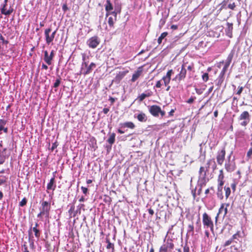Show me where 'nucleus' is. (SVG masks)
<instances>
[{
  "label": "nucleus",
  "instance_id": "nucleus-52",
  "mask_svg": "<svg viewBox=\"0 0 252 252\" xmlns=\"http://www.w3.org/2000/svg\"><path fill=\"white\" fill-rule=\"evenodd\" d=\"M62 9L63 11V12H66L67 10H68V8L67 7V5L66 3H64L62 6Z\"/></svg>",
  "mask_w": 252,
  "mask_h": 252
},
{
  "label": "nucleus",
  "instance_id": "nucleus-8",
  "mask_svg": "<svg viewBox=\"0 0 252 252\" xmlns=\"http://www.w3.org/2000/svg\"><path fill=\"white\" fill-rule=\"evenodd\" d=\"M236 167V163L234 159H231V156L227 157L224 163V168L228 172L234 171Z\"/></svg>",
  "mask_w": 252,
  "mask_h": 252
},
{
  "label": "nucleus",
  "instance_id": "nucleus-49",
  "mask_svg": "<svg viewBox=\"0 0 252 252\" xmlns=\"http://www.w3.org/2000/svg\"><path fill=\"white\" fill-rule=\"evenodd\" d=\"M61 83V80L60 79H58L56 80L54 84V87L55 88H57L59 86L60 84Z\"/></svg>",
  "mask_w": 252,
  "mask_h": 252
},
{
  "label": "nucleus",
  "instance_id": "nucleus-40",
  "mask_svg": "<svg viewBox=\"0 0 252 252\" xmlns=\"http://www.w3.org/2000/svg\"><path fill=\"white\" fill-rule=\"evenodd\" d=\"M173 73V71L172 69L169 70L166 73V74L165 76H164V77L169 78L171 79V76L172 74Z\"/></svg>",
  "mask_w": 252,
  "mask_h": 252
},
{
  "label": "nucleus",
  "instance_id": "nucleus-28",
  "mask_svg": "<svg viewBox=\"0 0 252 252\" xmlns=\"http://www.w3.org/2000/svg\"><path fill=\"white\" fill-rule=\"evenodd\" d=\"M137 119L139 121L141 122H145L147 120V118L146 114L143 112H141L140 114H138L137 116Z\"/></svg>",
  "mask_w": 252,
  "mask_h": 252
},
{
  "label": "nucleus",
  "instance_id": "nucleus-62",
  "mask_svg": "<svg viewBox=\"0 0 252 252\" xmlns=\"http://www.w3.org/2000/svg\"><path fill=\"white\" fill-rule=\"evenodd\" d=\"M109 111V109L108 108H103V112L105 114H106L108 113V112Z\"/></svg>",
  "mask_w": 252,
  "mask_h": 252
},
{
  "label": "nucleus",
  "instance_id": "nucleus-25",
  "mask_svg": "<svg viewBox=\"0 0 252 252\" xmlns=\"http://www.w3.org/2000/svg\"><path fill=\"white\" fill-rule=\"evenodd\" d=\"M122 127H127L130 129H134L135 127V125L132 122H126L121 124Z\"/></svg>",
  "mask_w": 252,
  "mask_h": 252
},
{
  "label": "nucleus",
  "instance_id": "nucleus-19",
  "mask_svg": "<svg viewBox=\"0 0 252 252\" xmlns=\"http://www.w3.org/2000/svg\"><path fill=\"white\" fill-rule=\"evenodd\" d=\"M6 6L7 5L3 4L0 9V12L2 14L5 15H9L13 12V9L12 7L10 6L9 9H7Z\"/></svg>",
  "mask_w": 252,
  "mask_h": 252
},
{
  "label": "nucleus",
  "instance_id": "nucleus-44",
  "mask_svg": "<svg viewBox=\"0 0 252 252\" xmlns=\"http://www.w3.org/2000/svg\"><path fill=\"white\" fill-rule=\"evenodd\" d=\"M188 231L189 233L191 232L192 234L194 233V226L193 224L189 225Z\"/></svg>",
  "mask_w": 252,
  "mask_h": 252
},
{
  "label": "nucleus",
  "instance_id": "nucleus-18",
  "mask_svg": "<svg viewBox=\"0 0 252 252\" xmlns=\"http://www.w3.org/2000/svg\"><path fill=\"white\" fill-rule=\"evenodd\" d=\"M159 111H160V107L157 105H152L149 108L150 113L154 117L159 116Z\"/></svg>",
  "mask_w": 252,
  "mask_h": 252
},
{
  "label": "nucleus",
  "instance_id": "nucleus-3",
  "mask_svg": "<svg viewBox=\"0 0 252 252\" xmlns=\"http://www.w3.org/2000/svg\"><path fill=\"white\" fill-rule=\"evenodd\" d=\"M85 57L83 56L82 59L83 62L82 63L80 69V74H82L84 75L91 73L93 70L96 66V64L94 63H91L90 64L88 65V63L85 62Z\"/></svg>",
  "mask_w": 252,
  "mask_h": 252
},
{
  "label": "nucleus",
  "instance_id": "nucleus-60",
  "mask_svg": "<svg viewBox=\"0 0 252 252\" xmlns=\"http://www.w3.org/2000/svg\"><path fill=\"white\" fill-rule=\"evenodd\" d=\"M194 68V66L193 64H191V65H189L188 67H187V69L188 70H192Z\"/></svg>",
  "mask_w": 252,
  "mask_h": 252
},
{
  "label": "nucleus",
  "instance_id": "nucleus-7",
  "mask_svg": "<svg viewBox=\"0 0 252 252\" xmlns=\"http://www.w3.org/2000/svg\"><path fill=\"white\" fill-rule=\"evenodd\" d=\"M178 71H179V73L176 75L173 80L180 82L181 81L184 80L186 77L187 69H186L185 63L182 64L181 67L178 68Z\"/></svg>",
  "mask_w": 252,
  "mask_h": 252
},
{
  "label": "nucleus",
  "instance_id": "nucleus-5",
  "mask_svg": "<svg viewBox=\"0 0 252 252\" xmlns=\"http://www.w3.org/2000/svg\"><path fill=\"white\" fill-rule=\"evenodd\" d=\"M174 248V244L173 240L168 238L167 239H165L164 243L160 246L159 252H168L173 250Z\"/></svg>",
  "mask_w": 252,
  "mask_h": 252
},
{
  "label": "nucleus",
  "instance_id": "nucleus-15",
  "mask_svg": "<svg viewBox=\"0 0 252 252\" xmlns=\"http://www.w3.org/2000/svg\"><path fill=\"white\" fill-rule=\"evenodd\" d=\"M38 224L37 222H36L35 224V226L33 227L32 228L31 227L30 229L28 231L29 235L30 237H31L32 235V231H33L34 233V235L36 238L38 239L40 236V230L37 228V227L38 226Z\"/></svg>",
  "mask_w": 252,
  "mask_h": 252
},
{
  "label": "nucleus",
  "instance_id": "nucleus-58",
  "mask_svg": "<svg viewBox=\"0 0 252 252\" xmlns=\"http://www.w3.org/2000/svg\"><path fill=\"white\" fill-rule=\"evenodd\" d=\"M49 56H50V58H51V60L52 61L53 59V58L54 57V50L51 51Z\"/></svg>",
  "mask_w": 252,
  "mask_h": 252
},
{
  "label": "nucleus",
  "instance_id": "nucleus-17",
  "mask_svg": "<svg viewBox=\"0 0 252 252\" xmlns=\"http://www.w3.org/2000/svg\"><path fill=\"white\" fill-rule=\"evenodd\" d=\"M128 72V70L119 72L116 75L113 81L116 83H119Z\"/></svg>",
  "mask_w": 252,
  "mask_h": 252
},
{
  "label": "nucleus",
  "instance_id": "nucleus-51",
  "mask_svg": "<svg viewBox=\"0 0 252 252\" xmlns=\"http://www.w3.org/2000/svg\"><path fill=\"white\" fill-rule=\"evenodd\" d=\"M196 98L195 97H190L187 101V102L191 104L193 102L194 99Z\"/></svg>",
  "mask_w": 252,
  "mask_h": 252
},
{
  "label": "nucleus",
  "instance_id": "nucleus-54",
  "mask_svg": "<svg viewBox=\"0 0 252 252\" xmlns=\"http://www.w3.org/2000/svg\"><path fill=\"white\" fill-rule=\"evenodd\" d=\"M81 189L83 193L86 194L88 193V189L87 188L84 187H81Z\"/></svg>",
  "mask_w": 252,
  "mask_h": 252
},
{
  "label": "nucleus",
  "instance_id": "nucleus-14",
  "mask_svg": "<svg viewBox=\"0 0 252 252\" xmlns=\"http://www.w3.org/2000/svg\"><path fill=\"white\" fill-rule=\"evenodd\" d=\"M224 175L222 169L220 170L217 177V187H223L224 184Z\"/></svg>",
  "mask_w": 252,
  "mask_h": 252
},
{
  "label": "nucleus",
  "instance_id": "nucleus-29",
  "mask_svg": "<svg viewBox=\"0 0 252 252\" xmlns=\"http://www.w3.org/2000/svg\"><path fill=\"white\" fill-rule=\"evenodd\" d=\"M115 136H116V134L115 133L113 132L111 133H109V137L108 139H107V141L111 145H112V144H113L115 143Z\"/></svg>",
  "mask_w": 252,
  "mask_h": 252
},
{
  "label": "nucleus",
  "instance_id": "nucleus-45",
  "mask_svg": "<svg viewBox=\"0 0 252 252\" xmlns=\"http://www.w3.org/2000/svg\"><path fill=\"white\" fill-rule=\"evenodd\" d=\"M233 239L232 238H230V239L226 241L223 245L224 247H226L229 245H230L233 242Z\"/></svg>",
  "mask_w": 252,
  "mask_h": 252
},
{
  "label": "nucleus",
  "instance_id": "nucleus-26",
  "mask_svg": "<svg viewBox=\"0 0 252 252\" xmlns=\"http://www.w3.org/2000/svg\"><path fill=\"white\" fill-rule=\"evenodd\" d=\"M44 61L48 65L52 64V60L48 55V51L46 50L44 51Z\"/></svg>",
  "mask_w": 252,
  "mask_h": 252
},
{
  "label": "nucleus",
  "instance_id": "nucleus-4",
  "mask_svg": "<svg viewBox=\"0 0 252 252\" xmlns=\"http://www.w3.org/2000/svg\"><path fill=\"white\" fill-rule=\"evenodd\" d=\"M202 222L204 227L206 228H210L211 231L214 233V223L211 219V218L206 212L203 214L202 215Z\"/></svg>",
  "mask_w": 252,
  "mask_h": 252
},
{
  "label": "nucleus",
  "instance_id": "nucleus-34",
  "mask_svg": "<svg viewBox=\"0 0 252 252\" xmlns=\"http://www.w3.org/2000/svg\"><path fill=\"white\" fill-rule=\"evenodd\" d=\"M106 242L107 244V245L106 246V249H112V250L114 251V245L110 242L109 239H106Z\"/></svg>",
  "mask_w": 252,
  "mask_h": 252
},
{
  "label": "nucleus",
  "instance_id": "nucleus-41",
  "mask_svg": "<svg viewBox=\"0 0 252 252\" xmlns=\"http://www.w3.org/2000/svg\"><path fill=\"white\" fill-rule=\"evenodd\" d=\"M202 80L204 82H207L209 80V74L208 73H204L202 76Z\"/></svg>",
  "mask_w": 252,
  "mask_h": 252
},
{
  "label": "nucleus",
  "instance_id": "nucleus-12",
  "mask_svg": "<svg viewBox=\"0 0 252 252\" xmlns=\"http://www.w3.org/2000/svg\"><path fill=\"white\" fill-rule=\"evenodd\" d=\"M233 53H230L227 56V59L224 63V65L221 70L220 75L221 76H224L228 69L229 66L230 64V63L232 62V59L233 58Z\"/></svg>",
  "mask_w": 252,
  "mask_h": 252
},
{
  "label": "nucleus",
  "instance_id": "nucleus-57",
  "mask_svg": "<svg viewBox=\"0 0 252 252\" xmlns=\"http://www.w3.org/2000/svg\"><path fill=\"white\" fill-rule=\"evenodd\" d=\"M161 86V84L160 81H158L157 82L155 87L158 88H160Z\"/></svg>",
  "mask_w": 252,
  "mask_h": 252
},
{
  "label": "nucleus",
  "instance_id": "nucleus-9",
  "mask_svg": "<svg viewBox=\"0 0 252 252\" xmlns=\"http://www.w3.org/2000/svg\"><path fill=\"white\" fill-rule=\"evenodd\" d=\"M57 30L53 31L51 34V28L46 29L44 31V35L45 37V41L47 44L49 45L53 42L56 34Z\"/></svg>",
  "mask_w": 252,
  "mask_h": 252
},
{
  "label": "nucleus",
  "instance_id": "nucleus-20",
  "mask_svg": "<svg viewBox=\"0 0 252 252\" xmlns=\"http://www.w3.org/2000/svg\"><path fill=\"white\" fill-rule=\"evenodd\" d=\"M105 9L106 11V16L108 17L111 14L110 11L113 9V6L110 0H106V3L105 5Z\"/></svg>",
  "mask_w": 252,
  "mask_h": 252
},
{
  "label": "nucleus",
  "instance_id": "nucleus-50",
  "mask_svg": "<svg viewBox=\"0 0 252 252\" xmlns=\"http://www.w3.org/2000/svg\"><path fill=\"white\" fill-rule=\"evenodd\" d=\"M22 247H23V252H30L29 250H28V246L26 244H24L23 246H22Z\"/></svg>",
  "mask_w": 252,
  "mask_h": 252
},
{
  "label": "nucleus",
  "instance_id": "nucleus-16",
  "mask_svg": "<svg viewBox=\"0 0 252 252\" xmlns=\"http://www.w3.org/2000/svg\"><path fill=\"white\" fill-rule=\"evenodd\" d=\"M143 66L139 67L137 70L133 74L130 81L134 82L141 75L143 72Z\"/></svg>",
  "mask_w": 252,
  "mask_h": 252
},
{
  "label": "nucleus",
  "instance_id": "nucleus-46",
  "mask_svg": "<svg viewBox=\"0 0 252 252\" xmlns=\"http://www.w3.org/2000/svg\"><path fill=\"white\" fill-rule=\"evenodd\" d=\"M240 232L239 231H238L235 234H233L231 237L232 239H237L238 237H240Z\"/></svg>",
  "mask_w": 252,
  "mask_h": 252
},
{
  "label": "nucleus",
  "instance_id": "nucleus-11",
  "mask_svg": "<svg viewBox=\"0 0 252 252\" xmlns=\"http://www.w3.org/2000/svg\"><path fill=\"white\" fill-rule=\"evenodd\" d=\"M229 206V203H222L220 205V208L219 209L218 213L215 218V221L216 222H217L218 219L219 217V215L222 214V217L224 218L226 217L228 211H227V207Z\"/></svg>",
  "mask_w": 252,
  "mask_h": 252
},
{
  "label": "nucleus",
  "instance_id": "nucleus-36",
  "mask_svg": "<svg viewBox=\"0 0 252 252\" xmlns=\"http://www.w3.org/2000/svg\"><path fill=\"white\" fill-rule=\"evenodd\" d=\"M6 120L0 119V131L2 130V129H3V127L6 125Z\"/></svg>",
  "mask_w": 252,
  "mask_h": 252
},
{
  "label": "nucleus",
  "instance_id": "nucleus-63",
  "mask_svg": "<svg viewBox=\"0 0 252 252\" xmlns=\"http://www.w3.org/2000/svg\"><path fill=\"white\" fill-rule=\"evenodd\" d=\"M159 111L160 112H159V114H160L161 117H163L165 114V111L161 110L160 108Z\"/></svg>",
  "mask_w": 252,
  "mask_h": 252
},
{
  "label": "nucleus",
  "instance_id": "nucleus-33",
  "mask_svg": "<svg viewBox=\"0 0 252 252\" xmlns=\"http://www.w3.org/2000/svg\"><path fill=\"white\" fill-rule=\"evenodd\" d=\"M224 189L225 191V196L226 199H227L230 195L231 193V189L230 187H226V186L224 187Z\"/></svg>",
  "mask_w": 252,
  "mask_h": 252
},
{
  "label": "nucleus",
  "instance_id": "nucleus-55",
  "mask_svg": "<svg viewBox=\"0 0 252 252\" xmlns=\"http://www.w3.org/2000/svg\"><path fill=\"white\" fill-rule=\"evenodd\" d=\"M58 146V144H57V142H54L53 143L52 146L51 148V150L52 151H53V150L56 149Z\"/></svg>",
  "mask_w": 252,
  "mask_h": 252
},
{
  "label": "nucleus",
  "instance_id": "nucleus-1",
  "mask_svg": "<svg viewBox=\"0 0 252 252\" xmlns=\"http://www.w3.org/2000/svg\"><path fill=\"white\" fill-rule=\"evenodd\" d=\"M212 166V168L214 170L217 167V164L214 158L210 159L207 160L205 166H201L199 170V174L200 177L205 180L207 176V173L209 172L210 166Z\"/></svg>",
  "mask_w": 252,
  "mask_h": 252
},
{
  "label": "nucleus",
  "instance_id": "nucleus-35",
  "mask_svg": "<svg viewBox=\"0 0 252 252\" xmlns=\"http://www.w3.org/2000/svg\"><path fill=\"white\" fill-rule=\"evenodd\" d=\"M251 147L249 149L247 153L246 157L248 159L252 158V142L251 143Z\"/></svg>",
  "mask_w": 252,
  "mask_h": 252
},
{
  "label": "nucleus",
  "instance_id": "nucleus-22",
  "mask_svg": "<svg viewBox=\"0 0 252 252\" xmlns=\"http://www.w3.org/2000/svg\"><path fill=\"white\" fill-rule=\"evenodd\" d=\"M153 95V92L151 91L148 90L145 91V93L141 94L138 96V99L140 101H142L146 97H148Z\"/></svg>",
  "mask_w": 252,
  "mask_h": 252
},
{
  "label": "nucleus",
  "instance_id": "nucleus-61",
  "mask_svg": "<svg viewBox=\"0 0 252 252\" xmlns=\"http://www.w3.org/2000/svg\"><path fill=\"white\" fill-rule=\"evenodd\" d=\"M148 212L151 216H153L154 214V211L152 208H149L148 209Z\"/></svg>",
  "mask_w": 252,
  "mask_h": 252
},
{
  "label": "nucleus",
  "instance_id": "nucleus-6",
  "mask_svg": "<svg viewBox=\"0 0 252 252\" xmlns=\"http://www.w3.org/2000/svg\"><path fill=\"white\" fill-rule=\"evenodd\" d=\"M240 125L242 126H247L251 120V115L247 111H243L238 117Z\"/></svg>",
  "mask_w": 252,
  "mask_h": 252
},
{
  "label": "nucleus",
  "instance_id": "nucleus-30",
  "mask_svg": "<svg viewBox=\"0 0 252 252\" xmlns=\"http://www.w3.org/2000/svg\"><path fill=\"white\" fill-rule=\"evenodd\" d=\"M227 34L228 36L231 37L232 36V32L233 30V24L232 23H227Z\"/></svg>",
  "mask_w": 252,
  "mask_h": 252
},
{
  "label": "nucleus",
  "instance_id": "nucleus-13",
  "mask_svg": "<svg viewBox=\"0 0 252 252\" xmlns=\"http://www.w3.org/2000/svg\"><path fill=\"white\" fill-rule=\"evenodd\" d=\"M100 42V39L97 36H94L88 40L87 44L90 48L94 49L99 44Z\"/></svg>",
  "mask_w": 252,
  "mask_h": 252
},
{
  "label": "nucleus",
  "instance_id": "nucleus-38",
  "mask_svg": "<svg viewBox=\"0 0 252 252\" xmlns=\"http://www.w3.org/2000/svg\"><path fill=\"white\" fill-rule=\"evenodd\" d=\"M196 224L198 225L197 228H196V231L197 232H200L201 230V225L200 223V219L199 218L196 222Z\"/></svg>",
  "mask_w": 252,
  "mask_h": 252
},
{
  "label": "nucleus",
  "instance_id": "nucleus-53",
  "mask_svg": "<svg viewBox=\"0 0 252 252\" xmlns=\"http://www.w3.org/2000/svg\"><path fill=\"white\" fill-rule=\"evenodd\" d=\"M0 39L2 41L3 43L6 44L8 43V41L5 40L3 36L1 34H0Z\"/></svg>",
  "mask_w": 252,
  "mask_h": 252
},
{
  "label": "nucleus",
  "instance_id": "nucleus-27",
  "mask_svg": "<svg viewBox=\"0 0 252 252\" xmlns=\"http://www.w3.org/2000/svg\"><path fill=\"white\" fill-rule=\"evenodd\" d=\"M222 189L223 187H217L216 194L217 197L220 200H222L223 198Z\"/></svg>",
  "mask_w": 252,
  "mask_h": 252
},
{
  "label": "nucleus",
  "instance_id": "nucleus-23",
  "mask_svg": "<svg viewBox=\"0 0 252 252\" xmlns=\"http://www.w3.org/2000/svg\"><path fill=\"white\" fill-rule=\"evenodd\" d=\"M111 14L114 15L115 17L113 18L112 17H109L108 18V23L110 28H114L115 22L117 20V13L115 11H113L111 12Z\"/></svg>",
  "mask_w": 252,
  "mask_h": 252
},
{
  "label": "nucleus",
  "instance_id": "nucleus-37",
  "mask_svg": "<svg viewBox=\"0 0 252 252\" xmlns=\"http://www.w3.org/2000/svg\"><path fill=\"white\" fill-rule=\"evenodd\" d=\"M162 80L163 81L164 85L165 86H167L169 85L171 80L170 79L166 78L164 76L162 78Z\"/></svg>",
  "mask_w": 252,
  "mask_h": 252
},
{
  "label": "nucleus",
  "instance_id": "nucleus-24",
  "mask_svg": "<svg viewBox=\"0 0 252 252\" xmlns=\"http://www.w3.org/2000/svg\"><path fill=\"white\" fill-rule=\"evenodd\" d=\"M75 201H74L73 204L71 205L70 208L68 210V214L69 215L70 217H75L76 214H77L78 210L75 211Z\"/></svg>",
  "mask_w": 252,
  "mask_h": 252
},
{
  "label": "nucleus",
  "instance_id": "nucleus-48",
  "mask_svg": "<svg viewBox=\"0 0 252 252\" xmlns=\"http://www.w3.org/2000/svg\"><path fill=\"white\" fill-rule=\"evenodd\" d=\"M183 252H189V248L187 243H186L184 246Z\"/></svg>",
  "mask_w": 252,
  "mask_h": 252
},
{
  "label": "nucleus",
  "instance_id": "nucleus-64",
  "mask_svg": "<svg viewBox=\"0 0 252 252\" xmlns=\"http://www.w3.org/2000/svg\"><path fill=\"white\" fill-rule=\"evenodd\" d=\"M171 29L173 30H176L178 29V26L177 25H172L171 26Z\"/></svg>",
  "mask_w": 252,
  "mask_h": 252
},
{
  "label": "nucleus",
  "instance_id": "nucleus-39",
  "mask_svg": "<svg viewBox=\"0 0 252 252\" xmlns=\"http://www.w3.org/2000/svg\"><path fill=\"white\" fill-rule=\"evenodd\" d=\"M228 8L231 10H234L236 8V5L234 2H232V3H229L228 5Z\"/></svg>",
  "mask_w": 252,
  "mask_h": 252
},
{
  "label": "nucleus",
  "instance_id": "nucleus-32",
  "mask_svg": "<svg viewBox=\"0 0 252 252\" xmlns=\"http://www.w3.org/2000/svg\"><path fill=\"white\" fill-rule=\"evenodd\" d=\"M168 35L167 32H162L160 36L158 39V44H160L162 42V40L163 38H164Z\"/></svg>",
  "mask_w": 252,
  "mask_h": 252
},
{
  "label": "nucleus",
  "instance_id": "nucleus-21",
  "mask_svg": "<svg viewBox=\"0 0 252 252\" xmlns=\"http://www.w3.org/2000/svg\"><path fill=\"white\" fill-rule=\"evenodd\" d=\"M56 188V185L55 183V176H54V177L50 179V182L48 183L47 185V189L54 190Z\"/></svg>",
  "mask_w": 252,
  "mask_h": 252
},
{
  "label": "nucleus",
  "instance_id": "nucleus-10",
  "mask_svg": "<svg viewBox=\"0 0 252 252\" xmlns=\"http://www.w3.org/2000/svg\"><path fill=\"white\" fill-rule=\"evenodd\" d=\"M226 155V150L225 147L221 148V150L217 152L216 155V160L218 165H222L224 162Z\"/></svg>",
  "mask_w": 252,
  "mask_h": 252
},
{
  "label": "nucleus",
  "instance_id": "nucleus-47",
  "mask_svg": "<svg viewBox=\"0 0 252 252\" xmlns=\"http://www.w3.org/2000/svg\"><path fill=\"white\" fill-rule=\"evenodd\" d=\"M244 87L242 86H239L238 88V91L236 92V94L240 95L243 92Z\"/></svg>",
  "mask_w": 252,
  "mask_h": 252
},
{
  "label": "nucleus",
  "instance_id": "nucleus-42",
  "mask_svg": "<svg viewBox=\"0 0 252 252\" xmlns=\"http://www.w3.org/2000/svg\"><path fill=\"white\" fill-rule=\"evenodd\" d=\"M237 183L234 181L231 184V188L232 189V191L233 192H235L236 190V186H237Z\"/></svg>",
  "mask_w": 252,
  "mask_h": 252
},
{
  "label": "nucleus",
  "instance_id": "nucleus-59",
  "mask_svg": "<svg viewBox=\"0 0 252 252\" xmlns=\"http://www.w3.org/2000/svg\"><path fill=\"white\" fill-rule=\"evenodd\" d=\"M4 158L0 155V164H2L4 162Z\"/></svg>",
  "mask_w": 252,
  "mask_h": 252
},
{
  "label": "nucleus",
  "instance_id": "nucleus-2",
  "mask_svg": "<svg viewBox=\"0 0 252 252\" xmlns=\"http://www.w3.org/2000/svg\"><path fill=\"white\" fill-rule=\"evenodd\" d=\"M40 213L38 214L37 217L40 218L42 216H45L46 217L48 218L51 210V201L49 200L47 201L42 200L40 202Z\"/></svg>",
  "mask_w": 252,
  "mask_h": 252
},
{
  "label": "nucleus",
  "instance_id": "nucleus-56",
  "mask_svg": "<svg viewBox=\"0 0 252 252\" xmlns=\"http://www.w3.org/2000/svg\"><path fill=\"white\" fill-rule=\"evenodd\" d=\"M176 109L175 108L174 109H172L169 112V116H173L174 115V113L176 111Z\"/></svg>",
  "mask_w": 252,
  "mask_h": 252
},
{
  "label": "nucleus",
  "instance_id": "nucleus-43",
  "mask_svg": "<svg viewBox=\"0 0 252 252\" xmlns=\"http://www.w3.org/2000/svg\"><path fill=\"white\" fill-rule=\"evenodd\" d=\"M27 203V200L25 197V198H23L22 200L21 201V202L19 203V205L21 207H23L26 205Z\"/></svg>",
  "mask_w": 252,
  "mask_h": 252
},
{
  "label": "nucleus",
  "instance_id": "nucleus-31",
  "mask_svg": "<svg viewBox=\"0 0 252 252\" xmlns=\"http://www.w3.org/2000/svg\"><path fill=\"white\" fill-rule=\"evenodd\" d=\"M224 80V76H221L220 75H219L218 79H217V85L218 86L219 88H220V87L221 86Z\"/></svg>",
  "mask_w": 252,
  "mask_h": 252
}]
</instances>
